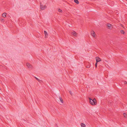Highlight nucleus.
Masks as SVG:
<instances>
[{"label":"nucleus","instance_id":"obj_18","mask_svg":"<svg viewBox=\"0 0 127 127\" xmlns=\"http://www.w3.org/2000/svg\"><path fill=\"white\" fill-rule=\"evenodd\" d=\"M90 66L89 65H87V66H86V67L87 68H90Z\"/></svg>","mask_w":127,"mask_h":127},{"label":"nucleus","instance_id":"obj_22","mask_svg":"<svg viewBox=\"0 0 127 127\" xmlns=\"http://www.w3.org/2000/svg\"><path fill=\"white\" fill-rule=\"evenodd\" d=\"M124 84H127V82L126 81H125L124 82Z\"/></svg>","mask_w":127,"mask_h":127},{"label":"nucleus","instance_id":"obj_2","mask_svg":"<svg viewBox=\"0 0 127 127\" xmlns=\"http://www.w3.org/2000/svg\"><path fill=\"white\" fill-rule=\"evenodd\" d=\"M40 8L41 10H43L46 7V5H45L44 6H43V5H42V3L41 2H40Z\"/></svg>","mask_w":127,"mask_h":127},{"label":"nucleus","instance_id":"obj_17","mask_svg":"<svg viewBox=\"0 0 127 127\" xmlns=\"http://www.w3.org/2000/svg\"><path fill=\"white\" fill-rule=\"evenodd\" d=\"M97 62H96L95 64V67L96 68L97 67Z\"/></svg>","mask_w":127,"mask_h":127},{"label":"nucleus","instance_id":"obj_7","mask_svg":"<svg viewBox=\"0 0 127 127\" xmlns=\"http://www.w3.org/2000/svg\"><path fill=\"white\" fill-rule=\"evenodd\" d=\"M44 32L45 34V37H47L48 34L46 32V31H44Z\"/></svg>","mask_w":127,"mask_h":127},{"label":"nucleus","instance_id":"obj_9","mask_svg":"<svg viewBox=\"0 0 127 127\" xmlns=\"http://www.w3.org/2000/svg\"><path fill=\"white\" fill-rule=\"evenodd\" d=\"M59 99L60 100V101L62 103H63V99L61 97H60L59 98Z\"/></svg>","mask_w":127,"mask_h":127},{"label":"nucleus","instance_id":"obj_8","mask_svg":"<svg viewBox=\"0 0 127 127\" xmlns=\"http://www.w3.org/2000/svg\"><path fill=\"white\" fill-rule=\"evenodd\" d=\"M81 125L82 127H85L86 125L83 123H81Z\"/></svg>","mask_w":127,"mask_h":127},{"label":"nucleus","instance_id":"obj_11","mask_svg":"<svg viewBox=\"0 0 127 127\" xmlns=\"http://www.w3.org/2000/svg\"><path fill=\"white\" fill-rule=\"evenodd\" d=\"M74 2L77 4L79 3V1L78 0H74Z\"/></svg>","mask_w":127,"mask_h":127},{"label":"nucleus","instance_id":"obj_4","mask_svg":"<svg viewBox=\"0 0 127 127\" xmlns=\"http://www.w3.org/2000/svg\"><path fill=\"white\" fill-rule=\"evenodd\" d=\"M96 62L97 63L101 61L100 59L98 57H97L96 58Z\"/></svg>","mask_w":127,"mask_h":127},{"label":"nucleus","instance_id":"obj_3","mask_svg":"<svg viewBox=\"0 0 127 127\" xmlns=\"http://www.w3.org/2000/svg\"><path fill=\"white\" fill-rule=\"evenodd\" d=\"M26 65L27 66L29 69L32 68V66L29 63H27L26 64Z\"/></svg>","mask_w":127,"mask_h":127},{"label":"nucleus","instance_id":"obj_13","mask_svg":"<svg viewBox=\"0 0 127 127\" xmlns=\"http://www.w3.org/2000/svg\"><path fill=\"white\" fill-rule=\"evenodd\" d=\"M121 33L123 34H124L125 33V31H124L122 30L121 31Z\"/></svg>","mask_w":127,"mask_h":127},{"label":"nucleus","instance_id":"obj_5","mask_svg":"<svg viewBox=\"0 0 127 127\" xmlns=\"http://www.w3.org/2000/svg\"><path fill=\"white\" fill-rule=\"evenodd\" d=\"M71 34L75 36H76L77 33L73 31L71 32Z\"/></svg>","mask_w":127,"mask_h":127},{"label":"nucleus","instance_id":"obj_12","mask_svg":"<svg viewBox=\"0 0 127 127\" xmlns=\"http://www.w3.org/2000/svg\"><path fill=\"white\" fill-rule=\"evenodd\" d=\"M6 13H3L2 14L3 17H6Z\"/></svg>","mask_w":127,"mask_h":127},{"label":"nucleus","instance_id":"obj_19","mask_svg":"<svg viewBox=\"0 0 127 127\" xmlns=\"http://www.w3.org/2000/svg\"><path fill=\"white\" fill-rule=\"evenodd\" d=\"M86 87L87 88H89V86L88 85H87Z\"/></svg>","mask_w":127,"mask_h":127},{"label":"nucleus","instance_id":"obj_10","mask_svg":"<svg viewBox=\"0 0 127 127\" xmlns=\"http://www.w3.org/2000/svg\"><path fill=\"white\" fill-rule=\"evenodd\" d=\"M107 26L108 27L109 29H110L111 27V25L110 24H108Z\"/></svg>","mask_w":127,"mask_h":127},{"label":"nucleus","instance_id":"obj_1","mask_svg":"<svg viewBox=\"0 0 127 127\" xmlns=\"http://www.w3.org/2000/svg\"><path fill=\"white\" fill-rule=\"evenodd\" d=\"M90 99V103L92 105H96V99L94 98L93 99H91L90 98H89Z\"/></svg>","mask_w":127,"mask_h":127},{"label":"nucleus","instance_id":"obj_21","mask_svg":"<svg viewBox=\"0 0 127 127\" xmlns=\"http://www.w3.org/2000/svg\"><path fill=\"white\" fill-rule=\"evenodd\" d=\"M1 21H4V19H1Z\"/></svg>","mask_w":127,"mask_h":127},{"label":"nucleus","instance_id":"obj_20","mask_svg":"<svg viewBox=\"0 0 127 127\" xmlns=\"http://www.w3.org/2000/svg\"><path fill=\"white\" fill-rule=\"evenodd\" d=\"M69 92H70V94L71 95L72 94V92L70 91Z\"/></svg>","mask_w":127,"mask_h":127},{"label":"nucleus","instance_id":"obj_14","mask_svg":"<svg viewBox=\"0 0 127 127\" xmlns=\"http://www.w3.org/2000/svg\"><path fill=\"white\" fill-rule=\"evenodd\" d=\"M35 78L39 82H40L41 81V80H40L35 77Z\"/></svg>","mask_w":127,"mask_h":127},{"label":"nucleus","instance_id":"obj_16","mask_svg":"<svg viewBox=\"0 0 127 127\" xmlns=\"http://www.w3.org/2000/svg\"><path fill=\"white\" fill-rule=\"evenodd\" d=\"M58 11L59 12H62V10L61 9H59Z\"/></svg>","mask_w":127,"mask_h":127},{"label":"nucleus","instance_id":"obj_15","mask_svg":"<svg viewBox=\"0 0 127 127\" xmlns=\"http://www.w3.org/2000/svg\"><path fill=\"white\" fill-rule=\"evenodd\" d=\"M123 115H124L125 117V118L127 117H126V116L127 115L126 113H124L123 114Z\"/></svg>","mask_w":127,"mask_h":127},{"label":"nucleus","instance_id":"obj_6","mask_svg":"<svg viewBox=\"0 0 127 127\" xmlns=\"http://www.w3.org/2000/svg\"><path fill=\"white\" fill-rule=\"evenodd\" d=\"M95 33L94 31L92 32L91 33V35L94 37H95Z\"/></svg>","mask_w":127,"mask_h":127}]
</instances>
